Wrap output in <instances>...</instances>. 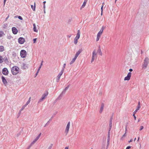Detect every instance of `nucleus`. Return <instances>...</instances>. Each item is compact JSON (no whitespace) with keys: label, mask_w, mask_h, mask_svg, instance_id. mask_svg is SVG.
Segmentation results:
<instances>
[{"label":"nucleus","mask_w":149,"mask_h":149,"mask_svg":"<svg viewBox=\"0 0 149 149\" xmlns=\"http://www.w3.org/2000/svg\"><path fill=\"white\" fill-rule=\"evenodd\" d=\"M33 30L34 32H38V30L36 29V24L35 23H34L33 24Z\"/></svg>","instance_id":"15"},{"label":"nucleus","mask_w":149,"mask_h":149,"mask_svg":"<svg viewBox=\"0 0 149 149\" xmlns=\"http://www.w3.org/2000/svg\"><path fill=\"white\" fill-rule=\"evenodd\" d=\"M126 136L125 133L123 136L122 138H123V137H125Z\"/></svg>","instance_id":"44"},{"label":"nucleus","mask_w":149,"mask_h":149,"mask_svg":"<svg viewBox=\"0 0 149 149\" xmlns=\"http://www.w3.org/2000/svg\"><path fill=\"white\" fill-rule=\"evenodd\" d=\"M80 33L81 32L79 30H78L77 31V33L76 37L79 38L80 37Z\"/></svg>","instance_id":"14"},{"label":"nucleus","mask_w":149,"mask_h":149,"mask_svg":"<svg viewBox=\"0 0 149 149\" xmlns=\"http://www.w3.org/2000/svg\"><path fill=\"white\" fill-rule=\"evenodd\" d=\"M132 141H133L132 139H131L130 141H128V142H129V143H130V142H132Z\"/></svg>","instance_id":"45"},{"label":"nucleus","mask_w":149,"mask_h":149,"mask_svg":"<svg viewBox=\"0 0 149 149\" xmlns=\"http://www.w3.org/2000/svg\"><path fill=\"white\" fill-rule=\"evenodd\" d=\"M3 60L4 59L2 57L0 56V63H1L3 62Z\"/></svg>","instance_id":"25"},{"label":"nucleus","mask_w":149,"mask_h":149,"mask_svg":"<svg viewBox=\"0 0 149 149\" xmlns=\"http://www.w3.org/2000/svg\"><path fill=\"white\" fill-rule=\"evenodd\" d=\"M112 126V123L111 122L109 124V126L110 127V128L111 129Z\"/></svg>","instance_id":"39"},{"label":"nucleus","mask_w":149,"mask_h":149,"mask_svg":"<svg viewBox=\"0 0 149 149\" xmlns=\"http://www.w3.org/2000/svg\"><path fill=\"white\" fill-rule=\"evenodd\" d=\"M65 149H68V147H66Z\"/></svg>","instance_id":"52"},{"label":"nucleus","mask_w":149,"mask_h":149,"mask_svg":"<svg viewBox=\"0 0 149 149\" xmlns=\"http://www.w3.org/2000/svg\"><path fill=\"white\" fill-rule=\"evenodd\" d=\"M9 15H8L7 17L6 18V20H7L8 18H9Z\"/></svg>","instance_id":"51"},{"label":"nucleus","mask_w":149,"mask_h":149,"mask_svg":"<svg viewBox=\"0 0 149 149\" xmlns=\"http://www.w3.org/2000/svg\"><path fill=\"white\" fill-rule=\"evenodd\" d=\"M143 128V126H141L140 127V130H141Z\"/></svg>","instance_id":"30"},{"label":"nucleus","mask_w":149,"mask_h":149,"mask_svg":"<svg viewBox=\"0 0 149 149\" xmlns=\"http://www.w3.org/2000/svg\"><path fill=\"white\" fill-rule=\"evenodd\" d=\"M20 54L21 57L22 58H25L26 56V52L24 50H21L20 52Z\"/></svg>","instance_id":"3"},{"label":"nucleus","mask_w":149,"mask_h":149,"mask_svg":"<svg viewBox=\"0 0 149 149\" xmlns=\"http://www.w3.org/2000/svg\"><path fill=\"white\" fill-rule=\"evenodd\" d=\"M18 18L19 19H20V20H22V19H23L22 18V17L21 16H19L18 17Z\"/></svg>","instance_id":"32"},{"label":"nucleus","mask_w":149,"mask_h":149,"mask_svg":"<svg viewBox=\"0 0 149 149\" xmlns=\"http://www.w3.org/2000/svg\"><path fill=\"white\" fill-rule=\"evenodd\" d=\"M101 35L99 34H97V38L96 39V41L97 42L98 41L101 37Z\"/></svg>","instance_id":"17"},{"label":"nucleus","mask_w":149,"mask_h":149,"mask_svg":"<svg viewBox=\"0 0 149 149\" xmlns=\"http://www.w3.org/2000/svg\"><path fill=\"white\" fill-rule=\"evenodd\" d=\"M76 59V58H75V57H74V58H73L72 60L70 62V65H71L72 64V63H73L74 62V61H75Z\"/></svg>","instance_id":"21"},{"label":"nucleus","mask_w":149,"mask_h":149,"mask_svg":"<svg viewBox=\"0 0 149 149\" xmlns=\"http://www.w3.org/2000/svg\"><path fill=\"white\" fill-rule=\"evenodd\" d=\"M19 69L16 66H13L11 69V70L12 74L14 75H16L19 73Z\"/></svg>","instance_id":"1"},{"label":"nucleus","mask_w":149,"mask_h":149,"mask_svg":"<svg viewBox=\"0 0 149 149\" xmlns=\"http://www.w3.org/2000/svg\"><path fill=\"white\" fill-rule=\"evenodd\" d=\"M36 3L34 2V6H33V5H31V6L32 9L33 11H35V8H36Z\"/></svg>","instance_id":"20"},{"label":"nucleus","mask_w":149,"mask_h":149,"mask_svg":"<svg viewBox=\"0 0 149 149\" xmlns=\"http://www.w3.org/2000/svg\"><path fill=\"white\" fill-rule=\"evenodd\" d=\"M127 129L126 128V127L125 128V133H126V132H127Z\"/></svg>","instance_id":"54"},{"label":"nucleus","mask_w":149,"mask_h":149,"mask_svg":"<svg viewBox=\"0 0 149 149\" xmlns=\"http://www.w3.org/2000/svg\"><path fill=\"white\" fill-rule=\"evenodd\" d=\"M132 74V73L131 72H129L127 74V76L126 77L124 78V80H129Z\"/></svg>","instance_id":"7"},{"label":"nucleus","mask_w":149,"mask_h":149,"mask_svg":"<svg viewBox=\"0 0 149 149\" xmlns=\"http://www.w3.org/2000/svg\"><path fill=\"white\" fill-rule=\"evenodd\" d=\"M30 102L29 101H28L26 103V105H27L28 104H29Z\"/></svg>","instance_id":"40"},{"label":"nucleus","mask_w":149,"mask_h":149,"mask_svg":"<svg viewBox=\"0 0 149 149\" xmlns=\"http://www.w3.org/2000/svg\"><path fill=\"white\" fill-rule=\"evenodd\" d=\"M109 140H110V138H108L107 143H108V145H109Z\"/></svg>","instance_id":"41"},{"label":"nucleus","mask_w":149,"mask_h":149,"mask_svg":"<svg viewBox=\"0 0 149 149\" xmlns=\"http://www.w3.org/2000/svg\"><path fill=\"white\" fill-rule=\"evenodd\" d=\"M48 92H46L45 93H44L43 95H42V97H41V98L40 99V101H42L43 99H45L46 97L48 95Z\"/></svg>","instance_id":"9"},{"label":"nucleus","mask_w":149,"mask_h":149,"mask_svg":"<svg viewBox=\"0 0 149 149\" xmlns=\"http://www.w3.org/2000/svg\"><path fill=\"white\" fill-rule=\"evenodd\" d=\"M133 116H134V120H136V117L135 116V114H133Z\"/></svg>","instance_id":"37"},{"label":"nucleus","mask_w":149,"mask_h":149,"mask_svg":"<svg viewBox=\"0 0 149 149\" xmlns=\"http://www.w3.org/2000/svg\"><path fill=\"white\" fill-rule=\"evenodd\" d=\"M138 106H140V102H138Z\"/></svg>","instance_id":"48"},{"label":"nucleus","mask_w":149,"mask_h":149,"mask_svg":"<svg viewBox=\"0 0 149 149\" xmlns=\"http://www.w3.org/2000/svg\"><path fill=\"white\" fill-rule=\"evenodd\" d=\"M43 7H44V8H45V5H44Z\"/></svg>","instance_id":"58"},{"label":"nucleus","mask_w":149,"mask_h":149,"mask_svg":"<svg viewBox=\"0 0 149 149\" xmlns=\"http://www.w3.org/2000/svg\"><path fill=\"white\" fill-rule=\"evenodd\" d=\"M69 88V86H68L67 87L65 88L64 91L65 92Z\"/></svg>","instance_id":"31"},{"label":"nucleus","mask_w":149,"mask_h":149,"mask_svg":"<svg viewBox=\"0 0 149 149\" xmlns=\"http://www.w3.org/2000/svg\"><path fill=\"white\" fill-rule=\"evenodd\" d=\"M5 35L4 32L2 31H0V38H1Z\"/></svg>","instance_id":"18"},{"label":"nucleus","mask_w":149,"mask_h":149,"mask_svg":"<svg viewBox=\"0 0 149 149\" xmlns=\"http://www.w3.org/2000/svg\"><path fill=\"white\" fill-rule=\"evenodd\" d=\"M7 0H4V3H3V5H4V6H5V4L6 1Z\"/></svg>","instance_id":"42"},{"label":"nucleus","mask_w":149,"mask_h":149,"mask_svg":"<svg viewBox=\"0 0 149 149\" xmlns=\"http://www.w3.org/2000/svg\"><path fill=\"white\" fill-rule=\"evenodd\" d=\"M87 0H85L83 5L81 7L83 8H84L86 6V2H87Z\"/></svg>","instance_id":"22"},{"label":"nucleus","mask_w":149,"mask_h":149,"mask_svg":"<svg viewBox=\"0 0 149 149\" xmlns=\"http://www.w3.org/2000/svg\"><path fill=\"white\" fill-rule=\"evenodd\" d=\"M4 50L5 49L4 46H0V52H3Z\"/></svg>","instance_id":"19"},{"label":"nucleus","mask_w":149,"mask_h":149,"mask_svg":"<svg viewBox=\"0 0 149 149\" xmlns=\"http://www.w3.org/2000/svg\"><path fill=\"white\" fill-rule=\"evenodd\" d=\"M27 105H26V104H25L23 107L22 109V110L24 108L26 107Z\"/></svg>","instance_id":"43"},{"label":"nucleus","mask_w":149,"mask_h":149,"mask_svg":"<svg viewBox=\"0 0 149 149\" xmlns=\"http://www.w3.org/2000/svg\"><path fill=\"white\" fill-rule=\"evenodd\" d=\"M41 134V133H40L39 134V135L37 136V137L34 140V141L31 143V145H33L36 143V142L38 140V139L40 138V136Z\"/></svg>","instance_id":"10"},{"label":"nucleus","mask_w":149,"mask_h":149,"mask_svg":"<svg viewBox=\"0 0 149 149\" xmlns=\"http://www.w3.org/2000/svg\"><path fill=\"white\" fill-rule=\"evenodd\" d=\"M139 121H140V120H138V122H139Z\"/></svg>","instance_id":"60"},{"label":"nucleus","mask_w":149,"mask_h":149,"mask_svg":"<svg viewBox=\"0 0 149 149\" xmlns=\"http://www.w3.org/2000/svg\"><path fill=\"white\" fill-rule=\"evenodd\" d=\"M108 138H110L109 134L108 136Z\"/></svg>","instance_id":"53"},{"label":"nucleus","mask_w":149,"mask_h":149,"mask_svg":"<svg viewBox=\"0 0 149 149\" xmlns=\"http://www.w3.org/2000/svg\"><path fill=\"white\" fill-rule=\"evenodd\" d=\"M13 33L14 34H16L17 33L18 31L15 27H13L12 29Z\"/></svg>","instance_id":"11"},{"label":"nucleus","mask_w":149,"mask_h":149,"mask_svg":"<svg viewBox=\"0 0 149 149\" xmlns=\"http://www.w3.org/2000/svg\"><path fill=\"white\" fill-rule=\"evenodd\" d=\"M31 97H30L29 99V100L28 101H29L30 102L31 101Z\"/></svg>","instance_id":"50"},{"label":"nucleus","mask_w":149,"mask_h":149,"mask_svg":"<svg viewBox=\"0 0 149 149\" xmlns=\"http://www.w3.org/2000/svg\"><path fill=\"white\" fill-rule=\"evenodd\" d=\"M63 73V70H62L57 76L56 79V81L58 82L59 81L61 76L62 75Z\"/></svg>","instance_id":"4"},{"label":"nucleus","mask_w":149,"mask_h":149,"mask_svg":"<svg viewBox=\"0 0 149 149\" xmlns=\"http://www.w3.org/2000/svg\"><path fill=\"white\" fill-rule=\"evenodd\" d=\"M136 138H135L134 139V141H135L136 140Z\"/></svg>","instance_id":"56"},{"label":"nucleus","mask_w":149,"mask_h":149,"mask_svg":"<svg viewBox=\"0 0 149 149\" xmlns=\"http://www.w3.org/2000/svg\"><path fill=\"white\" fill-rule=\"evenodd\" d=\"M74 39L78 40L79 38H78L75 37Z\"/></svg>","instance_id":"49"},{"label":"nucleus","mask_w":149,"mask_h":149,"mask_svg":"<svg viewBox=\"0 0 149 149\" xmlns=\"http://www.w3.org/2000/svg\"><path fill=\"white\" fill-rule=\"evenodd\" d=\"M133 70L132 69H129V71L130 72H132V71Z\"/></svg>","instance_id":"47"},{"label":"nucleus","mask_w":149,"mask_h":149,"mask_svg":"<svg viewBox=\"0 0 149 149\" xmlns=\"http://www.w3.org/2000/svg\"><path fill=\"white\" fill-rule=\"evenodd\" d=\"M41 68V66H40L39 67V68L38 69V70L37 71V73H38L39 72V70H40V68Z\"/></svg>","instance_id":"34"},{"label":"nucleus","mask_w":149,"mask_h":149,"mask_svg":"<svg viewBox=\"0 0 149 149\" xmlns=\"http://www.w3.org/2000/svg\"><path fill=\"white\" fill-rule=\"evenodd\" d=\"M104 3H103V5L101 7V15L102 14V10H103V8L104 6Z\"/></svg>","instance_id":"28"},{"label":"nucleus","mask_w":149,"mask_h":149,"mask_svg":"<svg viewBox=\"0 0 149 149\" xmlns=\"http://www.w3.org/2000/svg\"><path fill=\"white\" fill-rule=\"evenodd\" d=\"M138 111L137 109L136 110L133 112V114H135Z\"/></svg>","instance_id":"38"},{"label":"nucleus","mask_w":149,"mask_h":149,"mask_svg":"<svg viewBox=\"0 0 149 149\" xmlns=\"http://www.w3.org/2000/svg\"><path fill=\"white\" fill-rule=\"evenodd\" d=\"M117 0H116V1Z\"/></svg>","instance_id":"61"},{"label":"nucleus","mask_w":149,"mask_h":149,"mask_svg":"<svg viewBox=\"0 0 149 149\" xmlns=\"http://www.w3.org/2000/svg\"><path fill=\"white\" fill-rule=\"evenodd\" d=\"M131 148V147L130 146H129L127 147L126 149H130Z\"/></svg>","instance_id":"36"},{"label":"nucleus","mask_w":149,"mask_h":149,"mask_svg":"<svg viewBox=\"0 0 149 149\" xmlns=\"http://www.w3.org/2000/svg\"><path fill=\"white\" fill-rule=\"evenodd\" d=\"M43 61H42V62L41 63V64H40V66H41V67H42V63H43Z\"/></svg>","instance_id":"46"},{"label":"nucleus","mask_w":149,"mask_h":149,"mask_svg":"<svg viewBox=\"0 0 149 149\" xmlns=\"http://www.w3.org/2000/svg\"><path fill=\"white\" fill-rule=\"evenodd\" d=\"M97 58V53L95 50H94L92 52V59L91 61V63H92L93 61Z\"/></svg>","instance_id":"2"},{"label":"nucleus","mask_w":149,"mask_h":149,"mask_svg":"<svg viewBox=\"0 0 149 149\" xmlns=\"http://www.w3.org/2000/svg\"><path fill=\"white\" fill-rule=\"evenodd\" d=\"M1 78L2 80V81L3 83L4 84L6 85V84H7V82L6 81V80L5 79V78L3 77L2 76Z\"/></svg>","instance_id":"13"},{"label":"nucleus","mask_w":149,"mask_h":149,"mask_svg":"<svg viewBox=\"0 0 149 149\" xmlns=\"http://www.w3.org/2000/svg\"><path fill=\"white\" fill-rule=\"evenodd\" d=\"M38 73H37V72L36 74V75H37Z\"/></svg>","instance_id":"59"},{"label":"nucleus","mask_w":149,"mask_h":149,"mask_svg":"<svg viewBox=\"0 0 149 149\" xmlns=\"http://www.w3.org/2000/svg\"><path fill=\"white\" fill-rule=\"evenodd\" d=\"M139 138H140V137H139L138 138V141L139 139Z\"/></svg>","instance_id":"57"},{"label":"nucleus","mask_w":149,"mask_h":149,"mask_svg":"<svg viewBox=\"0 0 149 149\" xmlns=\"http://www.w3.org/2000/svg\"><path fill=\"white\" fill-rule=\"evenodd\" d=\"M148 58H146L144 59V62H148Z\"/></svg>","instance_id":"27"},{"label":"nucleus","mask_w":149,"mask_h":149,"mask_svg":"<svg viewBox=\"0 0 149 149\" xmlns=\"http://www.w3.org/2000/svg\"><path fill=\"white\" fill-rule=\"evenodd\" d=\"M36 40H37V38H34L33 39L34 43H36Z\"/></svg>","instance_id":"33"},{"label":"nucleus","mask_w":149,"mask_h":149,"mask_svg":"<svg viewBox=\"0 0 149 149\" xmlns=\"http://www.w3.org/2000/svg\"><path fill=\"white\" fill-rule=\"evenodd\" d=\"M148 62H146L144 63V64L143 65V68H145L147 66Z\"/></svg>","instance_id":"16"},{"label":"nucleus","mask_w":149,"mask_h":149,"mask_svg":"<svg viewBox=\"0 0 149 149\" xmlns=\"http://www.w3.org/2000/svg\"><path fill=\"white\" fill-rule=\"evenodd\" d=\"M104 107V104H102L101 105V107L100 109V113L102 112L103 110V109Z\"/></svg>","instance_id":"23"},{"label":"nucleus","mask_w":149,"mask_h":149,"mask_svg":"<svg viewBox=\"0 0 149 149\" xmlns=\"http://www.w3.org/2000/svg\"><path fill=\"white\" fill-rule=\"evenodd\" d=\"M65 65H66V64L65 63H64L63 65V70H63V71L64 70V69L65 68Z\"/></svg>","instance_id":"35"},{"label":"nucleus","mask_w":149,"mask_h":149,"mask_svg":"<svg viewBox=\"0 0 149 149\" xmlns=\"http://www.w3.org/2000/svg\"><path fill=\"white\" fill-rule=\"evenodd\" d=\"M25 42V39L23 38L20 37L18 39V42L20 44H23Z\"/></svg>","instance_id":"5"},{"label":"nucleus","mask_w":149,"mask_h":149,"mask_svg":"<svg viewBox=\"0 0 149 149\" xmlns=\"http://www.w3.org/2000/svg\"><path fill=\"white\" fill-rule=\"evenodd\" d=\"M103 29H101L100 30V31L98 32V33H97V34L101 35L103 33Z\"/></svg>","instance_id":"24"},{"label":"nucleus","mask_w":149,"mask_h":149,"mask_svg":"<svg viewBox=\"0 0 149 149\" xmlns=\"http://www.w3.org/2000/svg\"><path fill=\"white\" fill-rule=\"evenodd\" d=\"M78 40L74 39V43L76 45L78 42Z\"/></svg>","instance_id":"26"},{"label":"nucleus","mask_w":149,"mask_h":149,"mask_svg":"<svg viewBox=\"0 0 149 149\" xmlns=\"http://www.w3.org/2000/svg\"><path fill=\"white\" fill-rule=\"evenodd\" d=\"M2 72L4 75H8V72L7 68H4L3 69Z\"/></svg>","instance_id":"8"},{"label":"nucleus","mask_w":149,"mask_h":149,"mask_svg":"<svg viewBox=\"0 0 149 149\" xmlns=\"http://www.w3.org/2000/svg\"><path fill=\"white\" fill-rule=\"evenodd\" d=\"M46 3V1H45L43 2L44 4L45 5V3Z\"/></svg>","instance_id":"55"},{"label":"nucleus","mask_w":149,"mask_h":149,"mask_svg":"<svg viewBox=\"0 0 149 149\" xmlns=\"http://www.w3.org/2000/svg\"><path fill=\"white\" fill-rule=\"evenodd\" d=\"M81 52V51L80 50H79L77 52H76L74 57L76 58H77V57L80 54Z\"/></svg>","instance_id":"12"},{"label":"nucleus","mask_w":149,"mask_h":149,"mask_svg":"<svg viewBox=\"0 0 149 149\" xmlns=\"http://www.w3.org/2000/svg\"><path fill=\"white\" fill-rule=\"evenodd\" d=\"M141 107V106H137V108L136 109H137V110H139L140 108Z\"/></svg>","instance_id":"29"},{"label":"nucleus","mask_w":149,"mask_h":149,"mask_svg":"<svg viewBox=\"0 0 149 149\" xmlns=\"http://www.w3.org/2000/svg\"><path fill=\"white\" fill-rule=\"evenodd\" d=\"M70 122H69L67 125L66 126L65 131V132L66 133V134H67L68 133V132L69 129L70 128Z\"/></svg>","instance_id":"6"}]
</instances>
